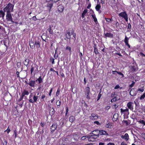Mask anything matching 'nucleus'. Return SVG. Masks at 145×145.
Masks as SVG:
<instances>
[{"label": "nucleus", "mask_w": 145, "mask_h": 145, "mask_svg": "<svg viewBox=\"0 0 145 145\" xmlns=\"http://www.w3.org/2000/svg\"><path fill=\"white\" fill-rule=\"evenodd\" d=\"M14 7V5L9 3L3 9L5 12H12Z\"/></svg>", "instance_id": "nucleus-1"}, {"label": "nucleus", "mask_w": 145, "mask_h": 145, "mask_svg": "<svg viewBox=\"0 0 145 145\" xmlns=\"http://www.w3.org/2000/svg\"><path fill=\"white\" fill-rule=\"evenodd\" d=\"M118 16L120 17H122L125 20L126 22L128 21V15L125 11L121 12L118 14Z\"/></svg>", "instance_id": "nucleus-2"}, {"label": "nucleus", "mask_w": 145, "mask_h": 145, "mask_svg": "<svg viewBox=\"0 0 145 145\" xmlns=\"http://www.w3.org/2000/svg\"><path fill=\"white\" fill-rule=\"evenodd\" d=\"M99 135H89L87 137L89 138V140L92 141H95L96 139L99 137Z\"/></svg>", "instance_id": "nucleus-3"}, {"label": "nucleus", "mask_w": 145, "mask_h": 145, "mask_svg": "<svg viewBox=\"0 0 145 145\" xmlns=\"http://www.w3.org/2000/svg\"><path fill=\"white\" fill-rule=\"evenodd\" d=\"M85 92L86 98L88 99H89V94L90 92V88L89 87H87L85 88Z\"/></svg>", "instance_id": "nucleus-4"}, {"label": "nucleus", "mask_w": 145, "mask_h": 145, "mask_svg": "<svg viewBox=\"0 0 145 145\" xmlns=\"http://www.w3.org/2000/svg\"><path fill=\"white\" fill-rule=\"evenodd\" d=\"M6 19L7 21L11 22L13 23L14 22L12 20V18L11 16V14L10 12H7V14L6 15Z\"/></svg>", "instance_id": "nucleus-5"}, {"label": "nucleus", "mask_w": 145, "mask_h": 145, "mask_svg": "<svg viewBox=\"0 0 145 145\" xmlns=\"http://www.w3.org/2000/svg\"><path fill=\"white\" fill-rule=\"evenodd\" d=\"M29 94V92L26 89H24L22 93V95L20 99V100H22L24 98V97L25 95H28Z\"/></svg>", "instance_id": "nucleus-6"}, {"label": "nucleus", "mask_w": 145, "mask_h": 145, "mask_svg": "<svg viewBox=\"0 0 145 145\" xmlns=\"http://www.w3.org/2000/svg\"><path fill=\"white\" fill-rule=\"evenodd\" d=\"M40 40L38 37L35 39V46L38 48L40 47Z\"/></svg>", "instance_id": "nucleus-7"}, {"label": "nucleus", "mask_w": 145, "mask_h": 145, "mask_svg": "<svg viewBox=\"0 0 145 145\" xmlns=\"http://www.w3.org/2000/svg\"><path fill=\"white\" fill-rule=\"evenodd\" d=\"M38 97V96L34 95L33 97V99H32V98L29 99V101L30 103H33L37 102Z\"/></svg>", "instance_id": "nucleus-8"}, {"label": "nucleus", "mask_w": 145, "mask_h": 145, "mask_svg": "<svg viewBox=\"0 0 145 145\" xmlns=\"http://www.w3.org/2000/svg\"><path fill=\"white\" fill-rule=\"evenodd\" d=\"M92 120H97L98 116V115L95 113L92 114L91 116L89 117Z\"/></svg>", "instance_id": "nucleus-9"}, {"label": "nucleus", "mask_w": 145, "mask_h": 145, "mask_svg": "<svg viewBox=\"0 0 145 145\" xmlns=\"http://www.w3.org/2000/svg\"><path fill=\"white\" fill-rule=\"evenodd\" d=\"M133 103L131 102H129L127 104V106L128 108L131 110H133Z\"/></svg>", "instance_id": "nucleus-10"}, {"label": "nucleus", "mask_w": 145, "mask_h": 145, "mask_svg": "<svg viewBox=\"0 0 145 145\" xmlns=\"http://www.w3.org/2000/svg\"><path fill=\"white\" fill-rule=\"evenodd\" d=\"M57 127L56 123H54L52 124V125L50 127V129L51 132L52 133H53L55 130H56Z\"/></svg>", "instance_id": "nucleus-11"}, {"label": "nucleus", "mask_w": 145, "mask_h": 145, "mask_svg": "<svg viewBox=\"0 0 145 145\" xmlns=\"http://www.w3.org/2000/svg\"><path fill=\"white\" fill-rule=\"evenodd\" d=\"M99 135H108V134L106 131L103 130H99Z\"/></svg>", "instance_id": "nucleus-12"}, {"label": "nucleus", "mask_w": 145, "mask_h": 145, "mask_svg": "<svg viewBox=\"0 0 145 145\" xmlns=\"http://www.w3.org/2000/svg\"><path fill=\"white\" fill-rule=\"evenodd\" d=\"M29 82L28 83H27V84L29 85L30 86L32 87H34L35 86V81L31 80L30 79H29Z\"/></svg>", "instance_id": "nucleus-13"}, {"label": "nucleus", "mask_w": 145, "mask_h": 145, "mask_svg": "<svg viewBox=\"0 0 145 145\" xmlns=\"http://www.w3.org/2000/svg\"><path fill=\"white\" fill-rule=\"evenodd\" d=\"M120 110L121 112V114L123 113L124 114H129L128 108H126L125 109H123L122 108H121Z\"/></svg>", "instance_id": "nucleus-14"}, {"label": "nucleus", "mask_w": 145, "mask_h": 145, "mask_svg": "<svg viewBox=\"0 0 145 145\" xmlns=\"http://www.w3.org/2000/svg\"><path fill=\"white\" fill-rule=\"evenodd\" d=\"M74 32V30L72 29L71 30V32H67L66 33L68 35L66 34V37L67 39H70L71 35H73Z\"/></svg>", "instance_id": "nucleus-15"}, {"label": "nucleus", "mask_w": 145, "mask_h": 145, "mask_svg": "<svg viewBox=\"0 0 145 145\" xmlns=\"http://www.w3.org/2000/svg\"><path fill=\"white\" fill-rule=\"evenodd\" d=\"M104 35L105 37H108L110 38H113V35L109 33H104Z\"/></svg>", "instance_id": "nucleus-16"}, {"label": "nucleus", "mask_w": 145, "mask_h": 145, "mask_svg": "<svg viewBox=\"0 0 145 145\" xmlns=\"http://www.w3.org/2000/svg\"><path fill=\"white\" fill-rule=\"evenodd\" d=\"M121 137L122 138L124 139L126 141H127L129 139V136L127 133L125 134L124 135H122Z\"/></svg>", "instance_id": "nucleus-17"}, {"label": "nucleus", "mask_w": 145, "mask_h": 145, "mask_svg": "<svg viewBox=\"0 0 145 145\" xmlns=\"http://www.w3.org/2000/svg\"><path fill=\"white\" fill-rule=\"evenodd\" d=\"M118 118V113H116L113 115L112 120L113 121H116Z\"/></svg>", "instance_id": "nucleus-18"}, {"label": "nucleus", "mask_w": 145, "mask_h": 145, "mask_svg": "<svg viewBox=\"0 0 145 145\" xmlns=\"http://www.w3.org/2000/svg\"><path fill=\"white\" fill-rule=\"evenodd\" d=\"M101 8V6L99 4H97L95 7V9L99 13H101V11L100 10V9Z\"/></svg>", "instance_id": "nucleus-19"}, {"label": "nucleus", "mask_w": 145, "mask_h": 145, "mask_svg": "<svg viewBox=\"0 0 145 145\" xmlns=\"http://www.w3.org/2000/svg\"><path fill=\"white\" fill-rule=\"evenodd\" d=\"M80 137V136L78 133H75L73 135V138L76 140H78Z\"/></svg>", "instance_id": "nucleus-20"}, {"label": "nucleus", "mask_w": 145, "mask_h": 145, "mask_svg": "<svg viewBox=\"0 0 145 145\" xmlns=\"http://www.w3.org/2000/svg\"><path fill=\"white\" fill-rule=\"evenodd\" d=\"M29 45L31 48L32 49H34L35 47V43L34 42H33L32 41H30Z\"/></svg>", "instance_id": "nucleus-21"}, {"label": "nucleus", "mask_w": 145, "mask_h": 145, "mask_svg": "<svg viewBox=\"0 0 145 145\" xmlns=\"http://www.w3.org/2000/svg\"><path fill=\"white\" fill-rule=\"evenodd\" d=\"M29 61V59L27 58H26L23 62L24 64L26 66V67H27L28 66Z\"/></svg>", "instance_id": "nucleus-22"}, {"label": "nucleus", "mask_w": 145, "mask_h": 145, "mask_svg": "<svg viewBox=\"0 0 145 145\" xmlns=\"http://www.w3.org/2000/svg\"><path fill=\"white\" fill-rule=\"evenodd\" d=\"M135 91V89L134 88L131 89L129 92V94L131 96H135L136 95V93L135 92L133 93V91Z\"/></svg>", "instance_id": "nucleus-23"}, {"label": "nucleus", "mask_w": 145, "mask_h": 145, "mask_svg": "<svg viewBox=\"0 0 145 145\" xmlns=\"http://www.w3.org/2000/svg\"><path fill=\"white\" fill-rule=\"evenodd\" d=\"M58 11L60 12H63L64 9L63 7L61 5L58 6Z\"/></svg>", "instance_id": "nucleus-24"}, {"label": "nucleus", "mask_w": 145, "mask_h": 145, "mask_svg": "<svg viewBox=\"0 0 145 145\" xmlns=\"http://www.w3.org/2000/svg\"><path fill=\"white\" fill-rule=\"evenodd\" d=\"M42 79L41 77V76H40L39 78L35 81V82L37 83H38L39 84H40L42 82Z\"/></svg>", "instance_id": "nucleus-25"}, {"label": "nucleus", "mask_w": 145, "mask_h": 145, "mask_svg": "<svg viewBox=\"0 0 145 145\" xmlns=\"http://www.w3.org/2000/svg\"><path fill=\"white\" fill-rule=\"evenodd\" d=\"M91 16H92L93 18V19L94 21V22H95V23L96 24H97L98 22H97V18L96 17L95 15V14H92L91 15Z\"/></svg>", "instance_id": "nucleus-26"}, {"label": "nucleus", "mask_w": 145, "mask_h": 145, "mask_svg": "<svg viewBox=\"0 0 145 145\" xmlns=\"http://www.w3.org/2000/svg\"><path fill=\"white\" fill-rule=\"evenodd\" d=\"M75 119V118L74 116H71L69 118V121L71 122H72L74 121Z\"/></svg>", "instance_id": "nucleus-27"}, {"label": "nucleus", "mask_w": 145, "mask_h": 145, "mask_svg": "<svg viewBox=\"0 0 145 145\" xmlns=\"http://www.w3.org/2000/svg\"><path fill=\"white\" fill-rule=\"evenodd\" d=\"M5 15V13L3 11L1 10L0 11V17H2L3 18Z\"/></svg>", "instance_id": "nucleus-28"}, {"label": "nucleus", "mask_w": 145, "mask_h": 145, "mask_svg": "<svg viewBox=\"0 0 145 145\" xmlns=\"http://www.w3.org/2000/svg\"><path fill=\"white\" fill-rule=\"evenodd\" d=\"M88 10L86 9H85L84 10L82 13V18H83L84 17V16L85 14L87 12Z\"/></svg>", "instance_id": "nucleus-29"}, {"label": "nucleus", "mask_w": 145, "mask_h": 145, "mask_svg": "<svg viewBox=\"0 0 145 145\" xmlns=\"http://www.w3.org/2000/svg\"><path fill=\"white\" fill-rule=\"evenodd\" d=\"M48 31L49 32V33L51 34H53V32L52 30L51 29V26H49V27L48 29Z\"/></svg>", "instance_id": "nucleus-30"}, {"label": "nucleus", "mask_w": 145, "mask_h": 145, "mask_svg": "<svg viewBox=\"0 0 145 145\" xmlns=\"http://www.w3.org/2000/svg\"><path fill=\"white\" fill-rule=\"evenodd\" d=\"M53 5V3H48L47 4V7L49 8V10L50 11Z\"/></svg>", "instance_id": "nucleus-31"}, {"label": "nucleus", "mask_w": 145, "mask_h": 145, "mask_svg": "<svg viewBox=\"0 0 145 145\" xmlns=\"http://www.w3.org/2000/svg\"><path fill=\"white\" fill-rule=\"evenodd\" d=\"M129 39L126 36H125V39H124V42L125 43V44L127 43H128V41H129Z\"/></svg>", "instance_id": "nucleus-32"}, {"label": "nucleus", "mask_w": 145, "mask_h": 145, "mask_svg": "<svg viewBox=\"0 0 145 145\" xmlns=\"http://www.w3.org/2000/svg\"><path fill=\"white\" fill-rule=\"evenodd\" d=\"M92 133H95V134H96V135L99 134V130H96L93 131L91 132L90 133V134H92Z\"/></svg>", "instance_id": "nucleus-33"}, {"label": "nucleus", "mask_w": 145, "mask_h": 145, "mask_svg": "<svg viewBox=\"0 0 145 145\" xmlns=\"http://www.w3.org/2000/svg\"><path fill=\"white\" fill-rule=\"evenodd\" d=\"M50 111V113L52 115L55 113V110L53 108H51Z\"/></svg>", "instance_id": "nucleus-34"}, {"label": "nucleus", "mask_w": 145, "mask_h": 145, "mask_svg": "<svg viewBox=\"0 0 145 145\" xmlns=\"http://www.w3.org/2000/svg\"><path fill=\"white\" fill-rule=\"evenodd\" d=\"M101 89H100V92L98 94V96L97 97V100H99L101 96L102 95L101 94Z\"/></svg>", "instance_id": "nucleus-35"}, {"label": "nucleus", "mask_w": 145, "mask_h": 145, "mask_svg": "<svg viewBox=\"0 0 145 145\" xmlns=\"http://www.w3.org/2000/svg\"><path fill=\"white\" fill-rule=\"evenodd\" d=\"M111 124L110 123H108V124H106L105 125V127L106 128H111Z\"/></svg>", "instance_id": "nucleus-36"}, {"label": "nucleus", "mask_w": 145, "mask_h": 145, "mask_svg": "<svg viewBox=\"0 0 145 145\" xmlns=\"http://www.w3.org/2000/svg\"><path fill=\"white\" fill-rule=\"evenodd\" d=\"M145 97V93H144L142 95L140 98V100H142L144 99Z\"/></svg>", "instance_id": "nucleus-37"}, {"label": "nucleus", "mask_w": 145, "mask_h": 145, "mask_svg": "<svg viewBox=\"0 0 145 145\" xmlns=\"http://www.w3.org/2000/svg\"><path fill=\"white\" fill-rule=\"evenodd\" d=\"M140 123L143 124L144 125H145V121L143 120H140L138 121Z\"/></svg>", "instance_id": "nucleus-38"}, {"label": "nucleus", "mask_w": 145, "mask_h": 145, "mask_svg": "<svg viewBox=\"0 0 145 145\" xmlns=\"http://www.w3.org/2000/svg\"><path fill=\"white\" fill-rule=\"evenodd\" d=\"M144 90V87H143L142 88H139L138 89V91H139L141 92H143Z\"/></svg>", "instance_id": "nucleus-39"}, {"label": "nucleus", "mask_w": 145, "mask_h": 145, "mask_svg": "<svg viewBox=\"0 0 145 145\" xmlns=\"http://www.w3.org/2000/svg\"><path fill=\"white\" fill-rule=\"evenodd\" d=\"M117 100L116 97H115L112 99L111 100V102L112 103L116 101Z\"/></svg>", "instance_id": "nucleus-40"}, {"label": "nucleus", "mask_w": 145, "mask_h": 145, "mask_svg": "<svg viewBox=\"0 0 145 145\" xmlns=\"http://www.w3.org/2000/svg\"><path fill=\"white\" fill-rule=\"evenodd\" d=\"M94 52L96 54H97L99 53V52L97 48L94 49Z\"/></svg>", "instance_id": "nucleus-41"}, {"label": "nucleus", "mask_w": 145, "mask_h": 145, "mask_svg": "<svg viewBox=\"0 0 145 145\" xmlns=\"http://www.w3.org/2000/svg\"><path fill=\"white\" fill-rule=\"evenodd\" d=\"M135 84V82H134L133 81L132 82V83L129 85V88L130 89Z\"/></svg>", "instance_id": "nucleus-42"}, {"label": "nucleus", "mask_w": 145, "mask_h": 145, "mask_svg": "<svg viewBox=\"0 0 145 145\" xmlns=\"http://www.w3.org/2000/svg\"><path fill=\"white\" fill-rule=\"evenodd\" d=\"M13 135H14V137L15 138H16L17 137V131L16 130H14V133Z\"/></svg>", "instance_id": "nucleus-43"}, {"label": "nucleus", "mask_w": 145, "mask_h": 145, "mask_svg": "<svg viewBox=\"0 0 145 145\" xmlns=\"http://www.w3.org/2000/svg\"><path fill=\"white\" fill-rule=\"evenodd\" d=\"M16 65L18 68H20L21 66V63L20 62H18L17 63Z\"/></svg>", "instance_id": "nucleus-44"}, {"label": "nucleus", "mask_w": 145, "mask_h": 145, "mask_svg": "<svg viewBox=\"0 0 145 145\" xmlns=\"http://www.w3.org/2000/svg\"><path fill=\"white\" fill-rule=\"evenodd\" d=\"M59 92H60V89H57V91L56 94V96H58V95H59Z\"/></svg>", "instance_id": "nucleus-45"}, {"label": "nucleus", "mask_w": 145, "mask_h": 145, "mask_svg": "<svg viewBox=\"0 0 145 145\" xmlns=\"http://www.w3.org/2000/svg\"><path fill=\"white\" fill-rule=\"evenodd\" d=\"M123 122L125 123V124L126 125H128V122L127 120H123Z\"/></svg>", "instance_id": "nucleus-46"}, {"label": "nucleus", "mask_w": 145, "mask_h": 145, "mask_svg": "<svg viewBox=\"0 0 145 145\" xmlns=\"http://www.w3.org/2000/svg\"><path fill=\"white\" fill-rule=\"evenodd\" d=\"M50 61L52 62V64H54V59L53 58L51 57L50 58Z\"/></svg>", "instance_id": "nucleus-47"}, {"label": "nucleus", "mask_w": 145, "mask_h": 145, "mask_svg": "<svg viewBox=\"0 0 145 145\" xmlns=\"http://www.w3.org/2000/svg\"><path fill=\"white\" fill-rule=\"evenodd\" d=\"M61 104V101H57L56 102V104L57 106H60Z\"/></svg>", "instance_id": "nucleus-48"}, {"label": "nucleus", "mask_w": 145, "mask_h": 145, "mask_svg": "<svg viewBox=\"0 0 145 145\" xmlns=\"http://www.w3.org/2000/svg\"><path fill=\"white\" fill-rule=\"evenodd\" d=\"M34 68L33 67H32L31 69V75L32 74V73L34 71Z\"/></svg>", "instance_id": "nucleus-49"}, {"label": "nucleus", "mask_w": 145, "mask_h": 145, "mask_svg": "<svg viewBox=\"0 0 145 145\" xmlns=\"http://www.w3.org/2000/svg\"><path fill=\"white\" fill-rule=\"evenodd\" d=\"M6 131H7L8 133H9L10 131V129L9 128V127H8L7 129L5 131V132Z\"/></svg>", "instance_id": "nucleus-50"}, {"label": "nucleus", "mask_w": 145, "mask_h": 145, "mask_svg": "<svg viewBox=\"0 0 145 145\" xmlns=\"http://www.w3.org/2000/svg\"><path fill=\"white\" fill-rule=\"evenodd\" d=\"M117 73L119 74V75H121L122 76V77H124V75L123 74H122V73H121V72H117Z\"/></svg>", "instance_id": "nucleus-51"}, {"label": "nucleus", "mask_w": 145, "mask_h": 145, "mask_svg": "<svg viewBox=\"0 0 145 145\" xmlns=\"http://www.w3.org/2000/svg\"><path fill=\"white\" fill-rule=\"evenodd\" d=\"M131 25L130 24H129L127 27V29H131Z\"/></svg>", "instance_id": "nucleus-52"}, {"label": "nucleus", "mask_w": 145, "mask_h": 145, "mask_svg": "<svg viewBox=\"0 0 145 145\" xmlns=\"http://www.w3.org/2000/svg\"><path fill=\"white\" fill-rule=\"evenodd\" d=\"M69 50V51L71 52V48L69 46H67L66 47V50Z\"/></svg>", "instance_id": "nucleus-53"}, {"label": "nucleus", "mask_w": 145, "mask_h": 145, "mask_svg": "<svg viewBox=\"0 0 145 145\" xmlns=\"http://www.w3.org/2000/svg\"><path fill=\"white\" fill-rule=\"evenodd\" d=\"M140 56H142V57H145V55L142 52H140Z\"/></svg>", "instance_id": "nucleus-54"}, {"label": "nucleus", "mask_w": 145, "mask_h": 145, "mask_svg": "<svg viewBox=\"0 0 145 145\" xmlns=\"http://www.w3.org/2000/svg\"><path fill=\"white\" fill-rule=\"evenodd\" d=\"M16 74L17 75V77L19 78H20L19 76V72L18 71H17L16 72Z\"/></svg>", "instance_id": "nucleus-55"}, {"label": "nucleus", "mask_w": 145, "mask_h": 145, "mask_svg": "<svg viewBox=\"0 0 145 145\" xmlns=\"http://www.w3.org/2000/svg\"><path fill=\"white\" fill-rule=\"evenodd\" d=\"M52 89H53L52 88H51L50 91V92H49V95L50 96L51 95V93H52Z\"/></svg>", "instance_id": "nucleus-56"}, {"label": "nucleus", "mask_w": 145, "mask_h": 145, "mask_svg": "<svg viewBox=\"0 0 145 145\" xmlns=\"http://www.w3.org/2000/svg\"><path fill=\"white\" fill-rule=\"evenodd\" d=\"M120 87L119 86V85H116L114 88V89H117L118 88H119Z\"/></svg>", "instance_id": "nucleus-57"}, {"label": "nucleus", "mask_w": 145, "mask_h": 145, "mask_svg": "<svg viewBox=\"0 0 145 145\" xmlns=\"http://www.w3.org/2000/svg\"><path fill=\"white\" fill-rule=\"evenodd\" d=\"M33 20L34 21L36 20L37 19L35 16H34L33 17Z\"/></svg>", "instance_id": "nucleus-58"}, {"label": "nucleus", "mask_w": 145, "mask_h": 145, "mask_svg": "<svg viewBox=\"0 0 145 145\" xmlns=\"http://www.w3.org/2000/svg\"><path fill=\"white\" fill-rule=\"evenodd\" d=\"M86 137H87L86 136H83L81 138V139L82 140H84L86 138Z\"/></svg>", "instance_id": "nucleus-59"}, {"label": "nucleus", "mask_w": 145, "mask_h": 145, "mask_svg": "<svg viewBox=\"0 0 145 145\" xmlns=\"http://www.w3.org/2000/svg\"><path fill=\"white\" fill-rule=\"evenodd\" d=\"M7 142L6 140H5L4 141V142L3 143V145H7Z\"/></svg>", "instance_id": "nucleus-60"}, {"label": "nucleus", "mask_w": 145, "mask_h": 145, "mask_svg": "<svg viewBox=\"0 0 145 145\" xmlns=\"http://www.w3.org/2000/svg\"><path fill=\"white\" fill-rule=\"evenodd\" d=\"M79 56L81 59L82 58V54L81 52H79Z\"/></svg>", "instance_id": "nucleus-61"}, {"label": "nucleus", "mask_w": 145, "mask_h": 145, "mask_svg": "<svg viewBox=\"0 0 145 145\" xmlns=\"http://www.w3.org/2000/svg\"><path fill=\"white\" fill-rule=\"evenodd\" d=\"M45 95H42L41 96V99H44L45 97Z\"/></svg>", "instance_id": "nucleus-62"}, {"label": "nucleus", "mask_w": 145, "mask_h": 145, "mask_svg": "<svg viewBox=\"0 0 145 145\" xmlns=\"http://www.w3.org/2000/svg\"><path fill=\"white\" fill-rule=\"evenodd\" d=\"M107 145H115V144L114 143L110 142Z\"/></svg>", "instance_id": "nucleus-63"}, {"label": "nucleus", "mask_w": 145, "mask_h": 145, "mask_svg": "<svg viewBox=\"0 0 145 145\" xmlns=\"http://www.w3.org/2000/svg\"><path fill=\"white\" fill-rule=\"evenodd\" d=\"M142 137L145 139V133H142Z\"/></svg>", "instance_id": "nucleus-64"}]
</instances>
